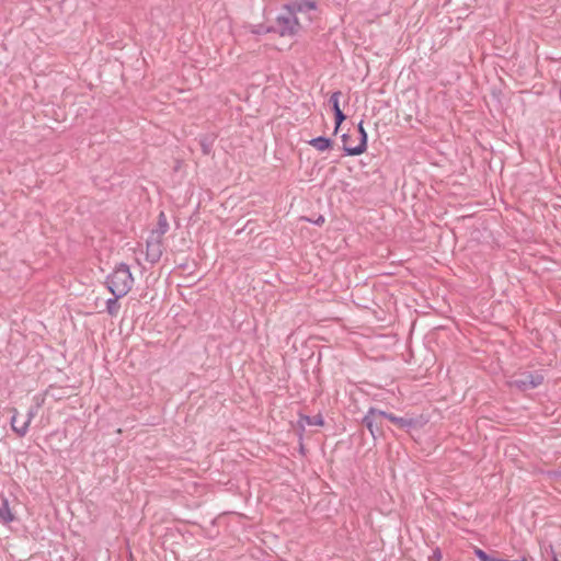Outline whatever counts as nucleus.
I'll list each match as a JSON object with an SVG mask.
<instances>
[{
  "label": "nucleus",
  "instance_id": "19",
  "mask_svg": "<svg viewBox=\"0 0 561 561\" xmlns=\"http://www.w3.org/2000/svg\"><path fill=\"white\" fill-rule=\"evenodd\" d=\"M201 146L204 154H209L211 151V142H208L206 139L201 140Z\"/></svg>",
  "mask_w": 561,
  "mask_h": 561
},
{
  "label": "nucleus",
  "instance_id": "2",
  "mask_svg": "<svg viewBox=\"0 0 561 561\" xmlns=\"http://www.w3.org/2000/svg\"><path fill=\"white\" fill-rule=\"evenodd\" d=\"M272 27L273 33L278 34L280 37H294L301 31L302 25L299 18L295 16L293 12L284 5Z\"/></svg>",
  "mask_w": 561,
  "mask_h": 561
},
{
  "label": "nucleus",
  "instance_id": "11",
  "mask_svg": "<svg viewBox=\"0 0 561 561\" xmlns=\"http://www.w3.org/2000/svg\"><path fill=\"white\" fill-rule=\"evenodd\" d=\"M14 519V515L9 507V503L7 500L2 501L0 505V523L9 524Z\"/></svg>",
  "mask_w": 561,
  "mask_h": 561
},
{
  "label": "nucleus",
  "instance_id": "9",
  "mask_svg": "<svg viewBox=\"0 0 561 561\" xmlns=\"http://www.w3.org/2000/svg\"><path fill=\"white\" fill-rule=\"evenodd\" d=\"M332 140L324 136H319L309 140V145L319 151H325L332 147Z\"/></svg>",
  "mask_w": 561,
  "mask_h": 561
},
{
  "label": "nucleus",
  "instance_id": "20",
  "mask_svg": "<svg viewBox=\"0 0 561 561\" xmlns=\"http://www.w3.org/2000/svg\"><path fill=\"white\" fill-rule=\"evenodd\" d=\"M379 415L381 417H385V419L389 420L392 423H394V420L397 419V415H394L392 413H388L386 411H381V410H379Z\"/></svg>",
  "mask_w": 561,
  "mask_h": 561
},
{
  "label": "nucleus",
  "instance_id": "3",
  "mask_svg": "<svg viewBox=\"0 0 561 561\" xmlns=\"http://www.w3.org/2000/svg\"><path fill=\"white\" fill-rule=\"evenodd\" d=\"M543 381V376L539 373L524 371L515 376L510 386L522 391H527L537 388Z\"/></svg>",
  "mask_w": 561,
  "mask_h": 561
},
{
  "label": "nucleus",
  "instance_id": "10",
  "mask_svg": "<svg viewBox=\"0 0 561 561\" xmlns=\"http://www.w3.org/2000/svg\"><path fill=\"white\" fill-rule=\"evenodd\" d=\"M168 229H169V224H168L167 217H165L164 213H160V215L158 217L157 229L152 231V236L161 239L162 236L164 233H167Z\"/></svg>",
  "mask_w": 561,
  "mask_h": 561
},
{
  "label": "nucleus",
  "instance_id": "18",
  "mask_svg": "<svg viewBox=\"0 0 561 561\" xmlns=\"http://www.w3.org/2000/svg\"><path fill=\"white\" fill-rule=\"evenodd\" d=\"M305 421L308 425H314V426H322L323 425V417L318 414L313 416H305Z\"/></svg>",
  "mask_w": 561,
  "mask_h": 561
},
{
  "label": "nucleus",
  "instance_id": "8",
  "mask_svg": "<svg viewBox=\"0 0 561 561\" xmlns=\"http://www.w3.org/2000/svg\"><path fill=\"white\" fill-rule=\"evenodd\" d=\"M163 253L162 240L153 236L147 241L146 244V260L151 264L159 262Z\"/></svg>",
  "mask_w": 561,
  "mask_h": 561
},
{
  "label": "nucleus",
  "instance_id": "16",
  "mask_svg": "<svg viewBox=\"0 0 561 561\" xmlns=\"http://www.w3.org/2000/svg\"><path fill=\"white\" fill-rule=\"evenodd\" d=\"M474 553L480 561H507L504 559L494 558L481 549H476Z\"/></svg>",
  "mask_w": 561,
  "mask_h": 561
},
{
  "label": "nucleus",
  "instance_id": "21",
  "mask_svg": "<svg viewBox=\"0 0 561 561\" xmlns=\"http://www.w3.org/2000/svg\"><path fill=\"white\" fill-rule=\"evenodd\" d=\"M442 559V553L440 551L437 549L434 551L433 553V557L431 558V560H434V561H439Z\"/></svg>",
  "mask_w": 561,
  "mask_h": 561
},
{
  "label": "nucleus",
  "instance_id": "12",
  "mask_svg": "<svg viewBox=\"0 0 561 561\" xmlns=\"http://www.w3.org/2000/svg\"><path fill=\"white\" fill-rule=\"evenodd\" d=\"M122 297L113 296V298H108L106 300V311L110 316L116 317L119 312L121 305L118 304V299Z\"/></svg>",
  "mask_w": 561,
  "mask_h": 561
},
{
  "label": "nucleus",
  "instance_id": "7",
  "mask_svg": "<svg viewBox=\"0 0 561 561\" xmlns=\"http://www.w3.org/2000/svg\"><path fill=\"white\" fill-rule=\"evenodd\" d=\"M11 412H12V416H11V420H10V424H11L12 431L19 437H24L26 435V433L28 432V427H30V424H31L32 420L37 414V408L36 407H32V408L28 409L27 415H26V420L23 421L21 425H16V416H19V411L15 408H12Z\"/></svg>",
  "mask_w": 561,
  "mask_h": 561
},
{
  "label": "nucleus",
  "instance_id": "15",
  "mask_svg": "<svg viewBox=\"0 0 561 561\" xmlns=\"http://www.w3.org/2000/svg\"><path fill=\"white\" fill-rule=\"evenodd\" d=\"M341 95H342L341 91H335L330 96L329 102H330V104L332 106V111L333 112H336L337 110H341V107H340V98H341Z\"/></svg>",
  "mask_w": 561,
  "mask_h": 561
},
{
  "label": "nucleus",
  "instance_id": "22",
  "mask_svg": "<svg viewBox=\"0 0 561 561\" xmlns=\"http://www.w3.org/2000/svg\"><path fill=\"white\" fill-rule=\"evenodd\" d=\"M323 222H324L323 216H319L316 220H313V224L317 226H321V225H323Z\"/></svg>",
  "mask_w": 561,
  "mask_h": 561
},
{
  "label": "nucleus",
  "instance_id": "6",
  "mask_svg": "<svg viewBox=\"0 0 561 561\" xmlns=\"http://www.w3.org/2000/svg\"><path fill=\"white\" fill-rule=\"evenodd\" d=\"M381 416L379 415V409L369 408L365 416L363 417V424L367 427L374 438L382 435Z\"/></svg>",
  "mask_w": 561,
  "mask_h": 561
},
{
  "label": "nucleus",
  "instance_id": "13",
  "mask_svg": "<svg viewBox=\"0 0 561 561\" xmlns=\"http://www.w3.org/2000/svg\"><path fill=\"white\" fill-rule=\"evenodd\" d=\"M393 424H396L400 428L409 430V428L415 427L416 420H414L412 417L408 419V417L397 416Z\"/></svg>",
  "mask_w": 561,
  "mask_h": 561
},
{
  "label": "nucleus",
  "instance_id": "17",
  "mask_svg": "<svg viewBox=\"0 0 561 561\" xmlns=\"http://www.w3.org/2000/svg\"><path fill=\"white\" fill-rule=\"evenodd\" d=\"M333 113H334V119H335L334 133H337L341 124L346 119V115L343 113L342 110H337L336 112H333Z\"/></svg>",
  "mask_w": 561,
  "mask_h": 561
},
{
  "label": "nucleus",
  "instance_id": "1",
  "mask_svg": "<svg viewBox=\"0 0 561 561\" xmlns=\"http://www.w3.org/2000/svg\"><path fill=\"white\" fill-rule=\"evenodd\" d=\"M105 285L108 291L116 297H125L133 288L134 277L129 266L121 263L106 276Z\"/></svg>",
  "mask_w": 561,
  "mask_h": 561
},
{
  "label": "nucleus",
  "instance_id": "14",
  "mask_svg": "<svg viewBox=\"0 0 561 561\" xmlns=\"http://www.w3.org/2000/svg\"><path fill=\"white\" fill-rule=\"evenodd\" d=\"M251 32L255 35H263L267 33H273V27L272 25L265 26L264 24H256L252 26Z\"/></svg>",
  "mask_w": 561,
  "mask_h": 561
},
{
  "label": "nucleus",
  "instance_id": "5",
  "mask_svg": "<svg viewBox=\"0 0 561 561\" xmlns=\"http://www.w3.org/2000/svg\"><path fill=\"white\" fill-rule=\"evenodd\" d=\"M357 129H358V133H359V142L357 146L355 147H352V146H347L346 145V139L350 138V135L348 134H343L341 136V139H342V142H343V150L345 151L346 156H359L362 153H364L367 149V139H368V136H367V133L363 126V121L359 122L358 126H357Z\"/></svg>",
  "mask_w": 561,
  "mask_h": 561
},
{
  "label": "nucleus",
  "instance_id": "4",
  "mask_svg": "<svg viewBox=\"0 0 561 561\" xmlns=\"http://www.w3.org/2000/svg\"><path fill=\"white\" fill-rule=\"evenodd\" d=\"M286 9L290 10L295 16L298 14L306 15V20L308 23H311L314 18V12L317 11V2L313 0H294L289 3H286Z\"/></svg>",
  "mask_w": 561,
  "mask_h": 561
},
{
  "label": "nucleus",
  "instance_id": "23",
  "mask_svg": "<svg viewBox=\"0 0 561 561\" xmlns=\"http://www.w3.org/2000/svg\"><path fill=\"white\" fill-rule=\"evenodd\" d=\"M553 561H559V559L554 556V557H553Z\"/></svg>",
  "mask_w": 561,
  "mask_h": 561
}]
</instances>
